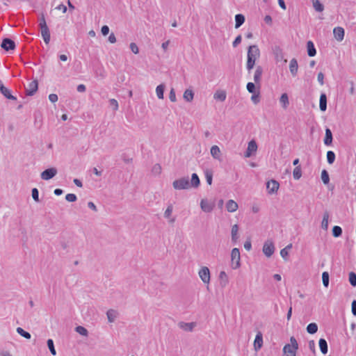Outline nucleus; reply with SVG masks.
I'll return each instance as SVG.
<instances>
[{
	"label": "nucleus",
	"mask_w": 356,
	"mask_h": 356,
	"mask_svg": "<svg viewBox=\"0 0 356 356\" xmlns=\"http://www.w3.org/2000/svg\"><path fill=\"white\" fill-rule=\"evenodd\" d=\"M293 178L298 180L302 176L301 167L300 165L296 166L293 172Z\"/></svg>",
	"instance_id": "37998d69"
},
{
	"label": "nucleus",
	"mask_w": 356,
	"mask_h": 356,
	"mask_svg": "<svg viewBox=\"0 0 356 356\" xmlns=\"http://www.w3.org/2000/svg\"><path fill=\"white\" fill-rule=\"evenodd\" d=\"M307 55L309 57H313V56H316V47H315L313 42L311 40H309L307 42Z\"/></svg>",
	"instance_id": "6ab92c4d"
},
{
	"label": "nucleus",
	"mask_w": 356,
	"mask_h": 356,
	"mask_svg": "<svg viewBox=\"0 0 356 356\" xmlns=\"http://www.w3.org/2000/svg\"><path fill=\"white\" fill-rule=\"evenodd\" d=\"M57 174V169L56 168H49L45 169L40 175L41 179L43 180H49L54 177Z\"/></svg>",
	"instance_id": "423d86ee"
},
{
	"label": "nucleus",
	"mask_w": 356,
	"mask_h": 356,
	"mask_svg": "<svg viewBox=\"0 0 356 356\" xmlns=\"http://www.w3.org/2000/svg\"><path fill=\"white\" fill-rule=\"evenodd\" d=\"M257 149V145L255 140H252L248 143V148L245 152V157H250L253 152H255Z\"/></svg>",
	"instance_id": "ddd939ff"
},
{
	"label": "nucleus",
	"mask_w": 356,
	"mask_h": 356,
	"mask_svg": "<svg viewBox=\"0 0 356 356\" xmlns=\"http://www.w3.org/2000/svg\"><path fill=\"white\" fill-rule=\"evenodd\" d=\"M298 65L296 58H292L289 64V70L291 74L295 76L298 73Z\"/></svg>",
	"instance_id": "aec40b11"
},
{
	"label": "nucleus",
	"mask_w": 356,
	"mask_h": 356,
	"mask_svg": "<svg viewBox=\"0 0 356 356\" xmlns=\"http://www.w3.org/2000/svg\"><path fill=\"white\" fill-rule=\"evenodd\" d=\"M204 172L207 180V183L209 185H211L213 181V170L211 169L207 168L204 170Z\"/></svg>",
	"instance_id": "7c9ffc66"
},
{
	"label": "nucleus",
	"mask_w": 356,
	"mask_h": 356,
	"mask_svg": "<svg viewBox=\"0 0 356 356\" xmlns=\"http://www.w3.org/2000/svg\"><path fill=\"white\" fill-rule=\"evenodd\" d=\"M172 210H173L172 204H170L164 212V217L166 218H170V217L172 214Z\"/></svg>",
	"instance_id": "603ef678"
},
{
	"label": "nucleus",
	"mask_w": 356,
	"mask_h": 356,
	"mask_svg": "<svg viewBox=\"0 0 356 356\" xmlns=\"http://www.w3.org/2000/svg\"><path fill=\"white\" fill-rule=\"evenodd\" d=\"M38 89V82L34 80L29 83L28 87L26 88V95L33 96Z\"/></svg>",
	"instance_id": "f8f14e48"
},
{
	"label": "nucleus",
	"mask_w": 356,
	"mask_h": 356,
	"mask_svg": "<svg viewBox=\"0 0 356 356\" xmlns=\"http://www.w3.org/2000/svg\"><path fill=\"white\" fill-rule=\"evenodd\" d=\"M280 102L281 104H282L283 108H287V106L289 104V97H288V95L286 93H283L281 95Z\"/></svg>",
	"instance_id": "58836bf2"
},
{
	"label": "nucleus",
	"mask_w": 356,
	"mask_h": 356,
	"mask_svg": "<svg viewBox=\"0 0 356 356\" xmlns=\"http://www.w3.org/2000/svg\"><path fill=\"white\" fill-rule=\"evenodd\" d=\"M49 99L51 102L55 103L58 101V95L56 94H50L49 95Z\"/></svg>",
	"instance_id": "774afa93"
},
{
	"label": "nucleus",
	"mask_w": 356,
	"mask_h": 356,
	"mask_svg": "<svg viewBox=\"0 0 356 356\" xmlns=\"http://www.w3.org/2000/svg\"><path fill=\"white\" fill-rule=\"evenodd\" d=\"M326 156H327V161L330 165L332 164L334 162L336 156L333 151H331V150L327 151Z\"/></svg>",
	"instance_id": "ea45409f"
},
{
	"label": "nucleus",
	"mask_w": 356,
	"mask_h": 356,
	"mask_svg": "<svg viewBox=\"0 0 356 356\" xmlns=\"http://www.w3.org/2000/svg\"><path fill=\"white\" fill-rule=\"evenodd\" d=\"M211 154L215 159L220 160V149L217 145L211 147Z\"/></svg>",
	"instance_id": "bb28decb"
},
{
	"label": "nucleus",
	"mask_w": 356,
	"mask_h": 356,
	"mask_svg": "<svg viewBox=\"0 0 356 356\" xmlns=\"http://www.w3.org/2000/svg\"><path fill=\"white\" fill-rule=\"evenodd\" d=\"M65 200L69 202H74L76 201L77 197L74 193H68L65 195Z\"/></svg>",
	"instance_id": "864d4df0"
},
{
	"label": "nucleus",
	"mask_w": 356,
	"mask_h": 356,
	"mask_svg": "<svg viewBox=\"0 0 356 356\" xmlns=\"http://www.w3.org/2000/svg\"><path fill=\"white\" fill-rule=\"evenodd\" d=\"M351 312L353 316H356V300H353L351 303Z\"/></svg>",
	"instance_id": "338daca9"
},
{
	"label": "nucleus",
	"mask_w": 356,
	"mask_h": 356,
	"mask_svg": "<svg viewBox=\"0 0 356 356\" xmlns=\"http://www.w3.org/2000/svg\"><path fill=\"white\" fill-rule=\"evenodd\" d=\"M34 124L38 129H40L42 126V115L39 111H36L34 113Z\"/></svg>",
	"instance_id": "2f4dec72"
},
{
	"label": "nucleus",
	"mask_w": 356,
	"mask_h": 356,
	"mask_svg": "<svg viewBox=\"0 0 356 356\" xmlns=\"http://www.w3.org/2000/svg\"><path fill=\"white\" fill-rule=\"evenodd\" d=\"M309 348L314 354L316 353L315 342L314 340L309 341Z\"/></svg>",
	"instance_id": "69168bd1"
},
{
	"label": "nucleus",
	"mask_w": 356,
	"mask_h": 356,
	"mask_svg": "<svg viewBox=\"0 0 356 356\" xmlns=\"http://www.w3.org/2000/svg\"><path fill=\"white\" fill-rule=\"evenodd\" d=\"M172 186L175 190H186L190 188V181L188 177H183L172 182Z\"/></svg>",
	"instance_id": "7ed1b4c3"
},
{
	"label": "nucleus",
	"mask_w": 356,
	"mask_h": 356,
	"mask_svg": "<svg viewBox=\"0 0 356 356\" xmlns=\"http://www.w3.org/2000/svg\"><path fill=\"white\" fill-rule=\"evenodd\" d=\"M291 343L286 344L283 348L284 356H296L298 343L294 337L290 338Z\"/></svg>",
	"instance_id": "f03ea898"
},
{
	"label": "nucleus",
	"mask_w": 356,
	"mask_h": 356,
	"mask_svg": "<svg viewBox=\"0 0 356 356\" xmlns=\"http://www.w3.org/2000/svg\"><path fill=\"white\" fill-rule=\"evenodd\" d=\"M332 140H333L332 133L331 130L327 127L325 129V138L323 140L324 144L326 146H330L332 144Z\"/></svg>",
	"instance_id": "a211bd4d"
},
{
	"label": "nucleus",
	"mask_w": 356,
	"mask_h": 356,
	"mask_svg": "<svg viewBox=\"0 0 356 356\" xmlns=\"http://www.w3.org/2000/svg\"><path fill=\"white\" fill-rule=\"evenodd\" d=\"M275 51H276L275 54L277 56V60H279L280 59H282V49L280 47H276Z\"/></svg>",
	"instance_id": "0e129e2a"
},
{
	"label": "nucleus",
	"mask_w": 356,
	"mask_h": 356,
	"mask_svg": "<svg viewBox=\"0 0 356 356\" xmlns=\"http://www.w3.org/2000/svg\"><path fill=\"white\" fill-rule=\"evenodd\" d=\"M251 100L252 101V102L254 104H257L259 102L260 97H259V91L257 92L252 94V95L251 97Z\"/></svg>",
	"instance_id": "5fc2aeb1"
},
{
	"label": "nucleus",
	"mask_w": 356,
	"mask_h": 356,
	"mask_svg": "<svg viewBox=\"0 0 356 356\" xmlns=\"http://www.w3.org/2000/svg\"><path fill=\"white\" fill-rule=\"evenodd\" d=\"M183 97L188 102H192L194 98L193 91L191 89H186L184 93Z\"/></svg>",
	"instance_id": "c85d7f7f"
},
{
	"label": "nucleus",
	"mask_w": 356,
	"mask_h": 356,
	"mask_svg": "<svg viewBox=\"0 0 356 356\" xmlns=\"http://www.w3.org/2000/svg\"><path fill=\"white\" fill-rule=\"evenodd\" d=\"M279 187V182L275 179H271L266 183V188L269 194H274L277 193Z\"/></svg>",
	"instance_id": "1a4fd4ad"
},
{
	"label": "nucleus",
	"mask_w": 356,
	"mask_h": 356,
	"mask_svg": "<svg viewBox=\"0 0 356 356\" xmlns=\"http://www.w3.org/2000/svg\"><path fill=\"white\" fill-rule=\"evenodd\" d=\"M241 40H242V37L241 35H238V36H236L232 43L233 47H236L241 42Z\"/></svg>",
	"instance_id": "bf43d9fd"
},
{
	"label": "nucleus",
	"mask_w": 356,
	"mask_h": 356,
	"mask_svg": "<svg viewBox=\"0 0 356 356\" xmlns=\"http://www.w3.org/2000/svg\"><path fill=\"white\" fill-rule=\"evenodd\" d=\"M198 275H199L200 279L202 280V281L204 284H209L211 274H210V270L208 267H207V266L202 267L198 272Z\"/></svg>",
	"instance_id": "39448f33"
},
{
	"label": "nucleus",
	"mask_w": 356,
	"mask_h": 356,
	"mask_svg": "<svg viewBox=\"0 0 356 356\" xmlns=\"http://www.w3.org/2000/svg\"><path fill=\"white\" fill-rule=\"evenodd\" d=\"M329 273L327 271H325L322 273V281L323 284L325 287H327L329 285Z\"/></svg>",
	"instance_id": "de8ad7c7"
},
{
	"label": "nucleus",
	"mask_w": 356,
	"mask_h": 356,
	"mask_svg": "<svg viewBox=\"0 0 356 356\" xmlns=\"http://www.w3.org/2000/svg\"><path fill=\"white\" fill-rule=\"evenodd\" d=\"M214 99L224 102L226 99V92L223 90L218 91L214 94Z\"/></svg>",
	"instance_id": "79ce46f5"
},
{
	"label": "nucleus",
	"mask_w": 356,
	"mask_h": 356,
	"mask_svg": "<svg viewBox=\"0 0 356 356\" xmlns=\"http://www.w3.org/2000/svg\"><path fill=\"white\" fill-rule=\"evenodd\" d=\"M179 327L184 331L191 332L193 328L195 327L196 323L194 322L191 323H185V322H179L178 324Z\"/></svg>",
	"instance_id": "dca6fc26"
},
{
	"label": "nucleus",
	"mask_w": 356,
	"mask_h": 356,
	"mask_svg": "<svg viewBox=\"0 0 356 356\" xmlns=\"http://www.w3.org/2000/svg\"><path fill=\"white\" fill-rule=\"evenodd\" d=\"M262 73H263L262 67L260 65L257 66L256 70H255L254 74V81L256 84L259 85Z\"/></svg>",
	"instance_id": "412c9836"
},
{
	"label": "nucleus",
	"mask_w": 356,
	"mask_h": 356,
	"mask_svg": "<svg viewBox=\"0 0 356 356\" xmlns=\"http://www.w3.org/2000/svg\"><path fill=\"white\" fill-rule=\"evenodd\" d=\"M17 332L22 337H24L26 339H30L31 337V335L29 332L25 331L24 329H22L20 327H18L16 330Z\"/></svg>",
	"instance_id": "a19ab883"
},
{
	"label": "nucleus",
	"mask_w": 356,
	"mask_h": 356,
	"mask_svg": "<svg viewBox=\"0 0 356 356\" xmlns=\"http://www.w3.org/2000/svg\"><path fill=\"white\" fill-rule=\"evenodd\" d=\"M333 34H334V38L337 41L341 42L344 38L345 31L342 27L337 26L334 29Z\"/></svg>",
	"instance_id": "4468645a"
},
{
	"label": "nucleus",
	"mask_w": 356,
	"mask_h": 356,
	"mask_svg": "<svg viewBox=\"0 0 356 356\" xmlns=\"http://www.w3.org/2000/svg\"><path fill=\"white\" fill-rule=\"evenodd\" d=\"M101 32L104 36L107 35L109 33V27L107 25H104L101 29Z\"/></svg>",
	"instance_id": "680f3d73"
},
{
	"label": "nucleus",
	"mask_w": 356,
	"mask_h": 356,
	"mask_svg": "<svg viewBox=\"0 0 356 356\" xmlns=\"http://www.w3.org/2000/svg\"><path fill=\"white\" fill-rule=\"evenodd\" d=\"M1 47L5 51L14 50L16 47L15 42L10 38H5L3 39Z\"/></svg>",
	"instance_id": "6e6552de"
},
{
	"label": "nucleus",
	"mask_w": 356,
	"mask_h": 356,
	"mask_svg": "<svg viewBox=\"0 0 356 356\" xmlns=\"http://www.w3.org/2000/svg\"><path fill=\"white\" fill-rule=\"evenodd\" d=\"M348 280L350 285L353 287L356 286V273L355 272H350L348 274Z\"/></svg>",
	"instance_id": "c03bdc74"
},
{
	"label": "nucleus",
	"mask_w": 356,
	"mask_h": 356,
	"mask_svg": "<svg viewBox=\"0 0 356 356\" xmlns=\"http://www.w3.org/2000/svg\"><path fill=\"white\" fill-rule=\"evenodd\" d=\"M200 185V180L196 173H193L190 181V187L198 188Z\"/></svg>",
	"instance_id": "393cba45"
},
{
	"label": "nucleus",
	"mask_w": 356,
	"mask_h": 356,
	"mask_svg": "<svg viewBox=\"0 0 356 356\" xmlns=\"http://www.w3.org/2000/svg\"><path fill=\"white\" fill-rule=\"evenodd\" d=\"M152 172L155 174H160L161 172V167L159 164H155L152 168Z\"/></svg>",
	"instance_id": "052dcab7"
},
{
	"label": "nucleus",
	"mask_w": 356,
	"mask_h": 356,
	"mask_svg": "<svg viewBox=\"0 0 356 356\" xmlns=\"http://www.w3.org/2000/svg\"><path fill=\"white\" fill-rule=\"evenodd\" d=\"M31 195H32V197L33 199L37 202H40V199H39V191L36 188H33L31 191Z\"/></svg>",
	"instance_id": "3c124183"
},
{
	"label": "nucleus",
	"mask_w": 356,
	"mask_h": 356,
	"mask_svg": "<svg viewBox=\"0 0 356 356\" xmlns=\"http://www.w3.org/2000/svg\"><path fill=\"white\" fill-rule=\"evenodd\" d=\"M106 315L109 322H113L116 318L115 311L113 309L108 310L106 313Z\"/></svg>",
	"instance_id": "8fccbe9b"
},
{
	"label": "nucleus",
	"mask_w": 356,
	"mask_h": 356,
	"mask_svg": "<svg viewBox=\"0 0 356 356\" xmlns=\"http://www.w3.org/2000/svg\"><path fill=\"white\" fill-rule=\"evenodd\" d=\"M275 251V246L272 241H267L264 243L263 246V252L267 257H270L273 255Z\"/></svg>",
	"instance_id": "0eeeda50"
},
{
	"label": "nucleus",
	"mask_w": 356,
	"mask_h": 356,
	"mask_svg": "<svg viewBox=\"0 0 356 356\" xmlns=\"http://www.w3.org/2000/svg\"><path fill=\"white\" fill-rule=\"evenodd\" d=\"M318 346H319L321 352L323 355H326L328 351V346H327V341L323 338H321L318 341Z\"/></svg>",
	"instance_id": "5701e85b"
},
{
	"label": "nucleus",
	"mask_w": 356,
	"mask_h": 356,
	"mask_svg": "<svg viewBox=\"0 0 356 356\" xmlns=\"http://www.w3.org/2000/svg\"><path fill=\"white\" fill-rule=\"evenodd\" d=\"M231 266L233 269H237L241 266L240 251L237 248H234L232 250Z\"/></svg>",
	"instance_id": "20e7f679"
},
{
	"label": "nucleus",
	"mask_w": 356,
	"mask_h": 356,
	"mask_svg": "<svg viewBox=\"0 0 356 356\" xmlns=\"http://www.w3.org/2000/svg\"><path fill=\"white\" fill-rule=\"evenodd\" d=\"M130 49H131V51L135 54H137L139 52L138 47L137 44L134 42H131L130 44Z\"/></svg>",
	"instance_id": "13d9d810"
},
{
	"label": "nucleus",
	"mask_w": 356,
	"mask_h": 356,
	"mask_svg": "<svg viewBox=\"0 0 356 356\" xmlns=\"http://www.w3.org/2000/svg\"><path fill=\"white\" fill-rule=\"evenodd\" d=\"M313 7L317 12H323L324 10L323 4L319 0H312Z\"/></svg>",
	"instance_id": "72a5a7b5"
},
{
	"label": "nucleus",
	"mask_w": 356,
	"mask_h": 356,
	"mask_svg": "<svg viewBox=\"0 0 356 356\" xmlns=\"http://www.w3.org/2000/svg\"><path fill=\"white\" fill-rule=\"evenodd\" d=\"M75 331L82 336L86 337L88 334V331L87 330V329L81 325L76 326L75 327Z\"/></svg>",
	"instance_id": "a18cd8bd"
},
{
	"label": "nucleus",
	"mask_w": 356,
	"mask_h": 356,
	"mask_svg": "<svg viewBox=\"0 0 356 356\" xmlns=\"http://www.w3.org/2000/svg\"><path fill=\"white\" fill-rule=\"evenodd\" d=\"M321 179L325 185H327L330 183L329 173L326 170H323L321 172Z\"/></svg>",
	"instance_id": "4c0bfd02"
},
{
	"label": "nucleus",
	"mask_w": 356,
	"mask_h": 356,
	"mask_svg": "<svg viewBox=\"0 0 356 356\" xmlns=\"http://www.w3.org/2000/svg\"><path fill=\"white\" fill-rule=\"evenodd\" d=\"M0 92L8 99H11V100L17 99V97L13 96L11 94L10 90L9 89H8L7 88H6L3 85H1Z\"/></svg>",
	"instance_id": "f3484780"
},
{
	"label": "nucleus",
	"mask_w": 356,
	"mask_h": 356,
	"mask_svg": "<svg viewBox=\"0 0 356 356\" xmlns=\"http://www.w3.org/2000/svg\"><path fill=\"white\" fill-rule=\"evenodd\" d=\"M280 255L281 257L284 259V260H287L288 259V257H289V252H287L286 250H285L284 248L282 249L281 251H280Z\"/></svg>",
	"instance_id": "e2e57ef3"
},
{
	"label": "nucleus",
	"mask_w": 356,
	"mask_h": 356,
	"mask_svg": "<svg viewBox=\"0 0 356 356\" xmlns=\"http://www.w3.org/2000/svg\"><path fill=\"white\" fill-rule=\"evenodd\" d=\"M307 332L310 334H314L318 331V325L316 323H310L306 327Z\"/></svg>",
	"instance_id": "c756f323"
},
{
	"label": "nucleus",
	"mask_w": 356,
	"mask_h": 356,
	"mask_svg": "<svg viewBox=\"0 0 356 356\" xmlns=\"http://www.w3.org/2000/svg\"><path fill=\"white\" fill-rule=\"evenodd\" d=\"M328 219H329V213L325 211L323 213V220L321 222V227L323 229L327 230L328 227Z\"/></svg>",
	"instance_id": "f704fd0d"
},
{
	"label": "nucleus",
	"mask_w": 356,
	"mask_h": 356,
	"mask_svg": "<svg viewBox=\"0 0 356 356\" xmlns=\"http://www.w3.org/2000/svg\"><path fill=\"white\" fill-rule=\"evenodd\" d=\"M238 227L237 225H234L232 226V241L234 242V243H236L238 238V236H237V233H238Z\"/></svg>",
	"instance_id": "e433bc0d"
},
{
	"label": "nucleus",
	"mask_w": 356,
	"mask_h": 356,
	"mask_svg": "<svg viewBox=\"0 0 356 356\" xmlns=\"http://www.w3.org/2000/svg\"><path fill=\"white\" fill-rule=\"evenodd\" d=\"M47 346H48V348L49 349L50 353L53 355H56V349H55V347H54V341L51 339H49L47 340Z\"/></svg>",
	"instance_id": "49530a36"
},
{
	"label": "nucleus",
	"mask_w": 356,
	"mask_h": 356,
	"mask_svg": "<svg viewBox=\"0 0 356 356\" xmlns=\"http://www.w3.org/2000/svg\"><path fill=\"white\" fill-rule=\"evenodd\" d=\"M220 284L224 287L228 284V276L225 271H221L219 274Z\"/></svg>",
	"instance_id": "cd10ccee"
},
{
	"label": "nucleus",
	"mask_w": 356,
	"mask_h": 356,
	"mask_svg": "<svg viewBox=\"0 0 356 356\" xmlns=\"http://www.w3.org/2000/svg\"><path fill=\"white\" fill-rule=\"evenodd\" d=\"M319 108L321 111H325L327 109V96L325 93H321L320 96Z\"/></svg>",
	"instance_id": "4be33fe9"
},
{
	"label": "nucleus",
	"mask_w": 356,
	"mask_h": 356,
	"mask_svg": "<svg viewBox=\"0 0 356 356\" xmlns=\"http://www.w3.org/2000/svg\"><path fill=\"white\" fill-rule=\"evenodd\" d=\"M214 206L213 203L209 202L207 199H202L200 202L201 209L206 213L211 212Z\"/></svg>",
	"instance_id": "9b49d317"
},
{
	"label": "nucleus",
	"mask_w": 356,
	"mask_h": 356,
	"mask_svg": "<svg viewBox=\"0 0 356 356\" xmlns=\"http://www.w3.org/2000/svg\"><path fill=\"white\" fill-rule=\"evenodd\" d=\"M165 85L160 84L156 88V95L159 99H163L164 97Z\"/></svg>",
	"instance_id": "473e14b6"
},
{
	"label": "nucleus",
	"mask_w": 356,
	"mask_h": 356,
	"mask_svg": "<svg viewBox=\"0 0 356 356\" xmlns=\"http://www.w3.org/2000/svg\"><path fill=\"white\" fill-rule=\"evenodd\" d=\"M169 99L171 102H176V94L174 88H171L170 93H169Z\"/></svg>",
	"instance_id": "4d7b16f0"
},
{
	"label": "nucleus",
	"mask_w": 356,
	"mask_h": 356,
	"mask_svg": "<svg viewBox=\"0 0 356 356\" xmlns=\"http://www.w3.org/2000/svg\"><path fill=\"white\" fill-rule=\"evenodd\" d=\"M247 90L251 93L254 94L256 92V83L252 82H248L246 86Z\"/></svg>",
	"instance_id": "09e8293b"
},
{
	"label": "nucleus",
	"mask_w": 356,
	"mask_h": 356,
	"mask_svg": "<svg viewBox=\"0 0 356 356\" xmlns=\"http://www.w3.org/2000/svg\"><path fill=\"white\" fill-rule=\"evenodd\" d=\"M238 207V204L232 200H228L226 204V209L228 212H234L237 210Z\"/></svg>",
	"instance_id": "b1692460"
},
{
	"label": "nucleus",
	"mask_w": 356,
	"mask_h": 356,
	"mask_svg": "<svg viewBox=\"0 0 356 356\" xmlns=\"http://www.w3.org/2000/svg\"><path fill=\"white\" fill-rule=\"evenodd\" d=\"M342 229L341 227L335 225L332 227V234L335 238H338L342 235Z\"/></svg>",
	"instance_id": "c9c22d12"
},
{
	"label": "nucleus",
	"mask_w": 356,
	"mask_h": 356,
	"mask_svg": "<svg viewBox=\"0 0 356 356\" xmlns=\"http://www.w3.org/2000/svg\"><path fill=\"white\" fill-rule=\"evenodd\" d=\"M245 21V17L243 14H236L235 15V29L241 27Z\"/></svg>",
	"instance_id": "a878e982"
},
{
	"label": "nucleus",
	"mask_w": 356,
	"mask_h": 356,
	"mask_svg": "<svg viewBox=\"0 0 356 356\" xmlns=\"http://www.w3.org/2000/svg\"><path fill=\"white\" fill-rule=\"evenodd\" d=\"M263 346V335L261 332H259L255 337L254 341V348L256 351L261 349Z\"/></svg>",
	"instance_id": "2eb2a0df"
},
{
	"label": "nucleus",
	"mask_w": 356,
	"mask_h": 356,
	"mask_svg": "<svg viewBox=\"0 0 356 356\" xmlns=\"http://www.w3.org/2000/svg\"><path fill=\"white\" fill-rule=\"evenodd\" d=\"M109 104L111 107H112L113 111H117L118 109V101L115 99H111L109 100Z\"/></svg>",
	"instance_id": "6e6d98bb"
},
{
	"label": "nucleus",
	"mask_w": 356,
	"mask_h": 356,
	"mask_svg": "<svg viewBox=\"0 0 356 356\" xmlns=\"http://www.w3.org/2000/svg\"><path fill=\"white\" fill-rule=\"evenodd\" d=\"M39 26V29L40 30V32H41V35L45 42V44H49V41H50V38H51V35H50V31H49V29L47 25H42V26Z\"/></svg>",
	"instance_id": "9d476101"
},
{
	"label": "nucleus",
	"mask_w": 356,
	"mask_h": 356,
	"mask_svg": "<svg viewBox=\"0 0 356 356\" xmlns=\"http://www.w3.org/2000/svg\"><path fill=\"white\" fill-rule=\"evenodd\" d=\"M260 57V50L257 45H250L248 49L246 67L250 72L254 67L257 58Z\"/></svg>",
	"instance_id": "f257e3e1"
}]
</instances>
